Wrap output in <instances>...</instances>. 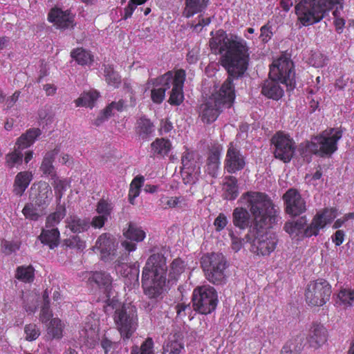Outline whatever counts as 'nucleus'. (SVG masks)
<instances>
[{
    "mask_svg": "<svg viewBox=\"0 0 354 354\" xmlns=\"http://www.w3.org/2000/svg\"><path fill=\"white\" fill-rule=\"evenodd\" d=\"M209 46L213 53L217 50L221 54V64L227 71L231 79L243 75L248 68L249 47L247 42L240 37H227L223 30L216 32L209 40Z\"/></svg>",
    "mask_w": 354,
    "mask_h": 354,
    "instance_id": "obj_1",
    "label": "nucleus"
},
{
    "mask_svg": "<svg viewBox=\"0 0 354 354\" xmlns=\"http://www.w3.org/2000/svg\"><path fill=\"white\" fill-rule=\"evenodd\" d=\"M239 202L244 205L253 216V230L270 228L279 221V208L265 193L247 192Z\"/></svg>",
    "mask_w": 354,
    "mask_h": 354,
    "instance_id": "obj_2",
    "label": "nucleus"
},
{
    "mask_svg": "<svg viewBox=\"0 0 354 354\" xmlns=\"http://www.w3.org/2000/svg\"><path fill=\"white\" fill-rule=\"evenodd\" d=\"M166 258L160 253L151 254L143 268L142 283L144 292L150 298L158 297L167 280Z\"/></svg>",
    "mask_w": 354,
    "mask_h": 354,
    "instance_id": "obj_3",
    "label": "nucleus"
},
{
    "mask_svg": "<svg viewBox=\"0 0 354 354\" xmlns=\"http://www.w3.org/2000/svg\"><path fill=\"white\" fill-rule=\"evenodd\" d=\"M185 71L177 70L174 74L168 71L160 77L151 80L153 88L151 97L154 103L160 104L165 99V91L172 87L169 102L172 105L180 104L184 99L183 88L185 80Z\"/></svg>",
    "mask_w": 354,
    "mask_h": 354,
    "instance_id": "obj_4",
    "label": "nucleus"
},
{
    "mask_svg": "<svg viewBox=\"0 0 354 354\" xmlns=\"http://www.w3.org/2000/svg\"><path fill=\"white\" fill-rule=\"evenodd\" d=\"M233 80L228 77L220 89L201 105L200 117L203 122H213L223 109L230 108L232 105L235 98Z\"/></svg>",
    "mask_w": 354,
    "mask_h": 354,
    "instance_id": "obj_5",
    "label": "nucleus"
},
{
    "mask_svg": "<svg viewBox=\"0 0 354 354\" xmlns=\"http://www.w3.org/2000/svg\"><path fill=\"white\" fill-rule=\"evenodd\" d=\"M295 12L298 21L308 26L319 22L337 4L338 0H298Z\"/></svg>",
    "mask_w": 354,
    "mask_h": 354,
    "instance_id": "obj_6",
    "label": "nucleus"
},
{
    "mask_svg": "<svg viewBox=\"0 0 354 354\" xmlns=\"http://www.w3.org/2000/svg\"><path fill=\"white\" fill-rule=\"evenodd\" d=\"M342 137V131L330 128L323 131L306 144V149L321 157L330 156L337 149V142Z\"/></svg>",
    "mask_w": 354,
    "mask_h": 354,
    "instance_id": "obj_7",
    "label": "nucleus"
},
{
    "mask_svg": "<svg viewBox=\"0 0 354 354\" xmlns=\"http://www.w3.org/2000/svg\"><path fill=\"white\" fill-rule=\"evenodd\" d=\"M113 320L121 338L124 341L129 339L138 327V315L136 307L127 304L116 308L113 315Z\"/></svg>",
    "mask_w": 354,
    "mask_h": 354,
    "instance_id": "obj_8",
    "label": "nucleus"
},
{
    "mask_svg": "<svg viewBox=\"0 0 354 354\" xmlns=\"http://www.w3.org/2000/svg\"><path fill=\"white\" fill-rule=\"evenodd\" d=\"M201 266L207 279L216 285L225 281V270L227 268L226 260L221 253L205 254L201 258Z\"/></svg>",
    "mask_w": 354,
    "mask_h": 354,
    "instance_id": "obj_9",
    "label": "nucleus"
},
{
    "mask_svg": "<svg viewBox=\"0 0 354 354\" xmlns=\"http://www.w3.org/2000/svg\"><path fill=\"white\" fill-rule=\"evenodd\" d=\"M194 309L201 314L207 315L215 310L217 306V293L210 286L196 287L193 292Z\"/></svg>",
    "mask_w": 354,
    "mask_h": 354,
    "instance_id": "obj_10",
    "label": "nucleus"
},
{
    "mask_svg": "<svg viewBox=\"0 0 354 354\" xmlns=\"http://www.w3.org/2000/svg\"><path fill=\"white\" fill-rule=\"evenodd\" d=\"M269 76L280 81L288 89L292 90L295 86L293 62L285 56H281L272 62L270 67Z\"/></svg>",
    "mask_w": 354,
    "mask_h": 354,
    "instance_id": "obj_11",
    "label": "nucleus"
},
{
    "mask_svg": "<svg viewBox=\"0 0 354 354\" xmlns=\"http://www.w3.org/2000/svg\"><path fill=\"white\" fill-rule=\"evenodd\" d=\"M331 292V286L327 281H312L306 290V301L310 306H322L329 301Z\"/></svg>",
    "mask_w": 354,
    "mask_h": 354,
    "instance_id": "obj_12",
    "label": "nucleus"
},
{
    "mask_svg": "<svg viewBox=\"0 0 354 354\" xmlns=\"http://www.w3.org/2000/svg\"><path fill=\"white\" fill-rule=\"evenodd\" d=\"M272 142L274 146V154L284 162H288L293 157L295 146V142L289 136L277 133L272 138Z\"/></svg>",
    "mask_w": 354,
    "mask_h": 354,
    "instance_id": "obj_13",
    "label": "nucleus"
},
{
    "mask_svg": "<svg viewBox=\"0 0 354 354\" xmlns=\"http://www.w3.org/2000/svg\"><path fill=\"white\" fill-rule=\"evenodd\" d=\"M337 215L336 208H325L319 212L314 216L310 224L305 230V236L310 237L317 236L321 229H323L328 223H331Z\"/></svg>",
    "mask_w": 354,
    "mask_h": 354,
    "instance_id": "obj_14",
    "label": "nucleus"
},
{
    "mask_svg": "<svg viewBox=\"0 0 354 354\" xmlns=\"http://www.w3.org/2000/svg\"><path fill=\"white\" fill-rule=\"evenodd\" d=\"M277 235L271 232L258 234L253 241L252 250L257 254L269 255L273 252L277 244Z\"/></svg>",
    "mask_w": 354,
    "mask_h": 354,
    "instance_id": "obj_15",
    "label": "nucleus"
},
{
    "mask_svg": "<svg viewBox=\"0 0 354 354\" xmlns=\"http://www.w3.org/2000/svg\"><path fill=\"white\" fill-rule=\"evenodd\" d=\"M246 164L245 157L233 142H230L224 161V167L230 174L242 170Z\"/></svg>",
    "mask_w": 354,
    "mask_h": 354,
    "instance_id": "obj_16",
    "label": "nucleus"
},
{
    "mask_svg": "<svg viewBox=\"0 0 354 354\" xmlns=\"http://www.w3.org/2000/svg\"><path fill=\"white\" fill-rule=\"evenodd\" d=\"M53 191L46 182L35 183L30 188V197L39 207L45 209L53 199Z\"/></svg>",
    "mask_w": 354,
    "mask_h": 354,
    "instance_id": "obj_17",
    "label": "nucleus"
},
{
    "mask_svg": "<svg viewBox=\"0 0 354 354\" xmlns=\"http://www.w3.org/2000/svg\"><path fill=\"white\" fill-rule=\"evenodd\" d=\"M118 243L115 238L109 234H101L95 242L94 248L100 254L101 259L104 261L113 260L116 253Z\"/></svg>",
    "mask_w": 354,
    "mask_h": 354,
    "instance_id": "obj_18",
    "label": "nucleus"
},
{
    "mask_svg": "<svg viewBox=\"0 0 354 354\" xmlns=\"http://www.w3.org/2000/svg\"><path fill=\"white\" fill-rule=\"evenodd\" d=\"M48 19L57 28L62 30L73 28L75 26V15L68 10L53 8L48 13Z\"/></svg>",
    "mask_w": 354,
    "mask_h": 354,
    "instance_id": "obj_19",
    "label": "nucleus"
},
{
    "mask_svg": "<svg viewBox=\"0 0 354 354\" xmlns=\"http://www.w3.org/2000/svg\"><path fill=\"white\" fill-rule=\"evenodd\" d=\"M88 280L91 282L95 283L100 288L104 289L105 295L102 299L107 305H112L115 301L113 299L111 301V296L112 295V277L111 275L106 272H95L91 274Z\"/></svg>",
    "mask_w": 354,
    "mask_h": 354,
    "instance_id": "obj_20",
    "label": "nucleus"
},
{
    "mask_svg": "<svg viewBox=\"0 0 354 354\" xmlns=\"http://www.w3.org/2000/svg\"><path fill=\"white\" fill-rule=\"evenodd\" d=\"M286 203V211L292 216H297L306 210V203L298 192L295 189H289L283 195Z\"/></svg>",
    "mask_w": 354,
    "mask_h": 354,
    "instance_id": "obj_21",
    "label": "nucleus"
},
{
    "mask_svg": "<svg viewBox=\"0 0 354 354\" xmlns=\"http://www.w3.org/2000/svg\"><path fill=\"white\" fill-rule=\"evenodd\" d=\"M284 86L286 85L281 84L276 78L269 77L261 85V93L268 98L278 100L283 95Z\"/></svg>",
    "mask_w": 354,
    "mask_h": 354,
    "instance_id": "obj_22",
    "label": "nucleus"
},
{
    "mask_svg": "<svg viewBox=\"0 0 354 354\" xmlns=\"http://www.w3.org/2000/svg\"><path fill=\"white\" fill-rule=\"evenodd\" d=\"M194 153L193 152L186 151L182 156V164L183 167V173L189 176V179L187 180V183H195L198 179L201 172L200 165L194 163Z\"/></svg>",
    "mask_w": 354,
    "mask_h": 354,
    "instance_id": "obj_23",
    "label": "nucleus"
},
{
    "mask_svg": "<svg viewBox=\"0 0 354 354\" xmlns=\"http://www.w3.org/2000/svg\"><path fill=\"white\" fill-rule=\"evenodd\" d=\"M327 337V330L324 326L314 324L310 330L308 342L310 347L317 349L326 342Z\"/></svg>",
    "mask_w": 354,
    "mask_h": 354,
    "instance_id": "obj_24",
    "label": "nucleus"
},
{
    "mask_svg": "<svg viewBox=\"0 0 354 354\" xmlns=\"http://www.w3.org/2000/svg\"><path fill=\"white\" fill-rule=\"evenodd\" d=\"M183 2L182 15L190 18L194 15L203 12L209 4V0H181Z\"/></svg>",
    "mask_w": 354,
    "mask_h": 354,
    "instance_id": "obj_25",
    "label": "nucleus"
},
{
    "mask_svg": "<svg viewBox=\"0 0 354 354\" xmlns=\"http://www.w3.org/2000/svg\"><path fill=\"white\" fill-rule=\"evenodd\" d=\"M66 226L73 233H82L89 229L91 223L88 218L69 215L66 219Z\"/></svg>",
    "mask_w": 354,
    "mask_h": 354,
    "instance_id": "obj_26",
    "label": "nucleus"
},
{
    "mask_svg": "<svg viewBox=\"0 0 354 354\" xmlns=\"http://www.w3.org/2000/svg\"><path fill=\"white\" fill-rule=\"evenodd\" d=\"M38 238L43 244L48 245L50 249H54L59 243V232L57 227H45Z\"/></svg>",
    "mask_w": 354,
    "mask_h": 354,
    "instance_id": "obj_27",
    "label": "nucleus"
},
{
    "mask_svg": "<svg viewBox=\"0 0 354 354\" xmlns=\"http://www.w3.org/2000/svg\"><path fill=\"white\" fill-rule=\"evenodd\" d=\"M97 330L95 327L88 322H86L80 331V341L86 346L93 347L97 340Z\"/></svg>",
    "mask_w": 354,
    "mask_h": 354,
    "instance_id": "obj_28",
    "label": "nucleus"
},
{
    "mask_svg": "<svg viewBox=\"0 0 354 354\" xmlns=\"http://www.w3.org/2000/svg\"><path fill=\"white\" fill-rule=\"evenodd\" d=\"M232 222L234 226L240 230H245L250 225V216L249 212L244 207H236L232 212Z\"/></svg>",
    "mask_w": 354,
    "mask_h": 354,
    "instance_id": "obj_29",
    "label": "nucleus"
},
{
    "mask_svg": "<svg viewBox=\"0 0 354 354\" xmlns=\"http://www.w3.org/2000/svg\"><path fill=\"white\" fill-rule=\"evenodd\" d=\"M223 197L226 200H234L239 195L237 180L234 176L225 177L223 183Z\"/></svg>",
    "mask_w": 354,
    "mask_h": 354,
    "instance_id": "obj_30",
    "label": "nucleus"
},
{
    "mask_svg": "<svg viewBox=\"0 0 354 354\" xmlns=\"http://www.w3.org/2000/svg\"><path fill=\"white\" fill-rule=\"evenodd\" d=\"M64 324L62 320L57 317L53 318L46 324V337L48 339H59L63 337V330Z\"/></svg>",
    "mask_w": 354,
    "mask_h": 354,
    "instance_id": "obj_31",
    "label": "nucleus"
},
{
    "mask_svg": "<svg viewBox=\"0 0 354 354\" xmlns=\"http://www.w3.org/2000/svg\"><path fill=\"white\" fill-rule=\"evenodd\" d=\"M32 180V174L28 171H21L15 177L14 182V192L21 196Z\"/></svg>",
    "mask_w": 354,
    "mask_h": 354,
    "instance_id": "obj_32",
    "label": "nucleus"
},
{
    "mask_svg": "<svg viewBox=\"0 0 354 354\" xmlns=\"http://www.w3.org/2000/svg\"><path fill=\"white\" fill-rule=\"evenodd\" d=\"M41 134L39 129H30L22 134L17 140L16 147L19 149H24L32 145L37 138Z\"/></svg>",
    "mask_w": 354,
    "mask_h": 354,
    "instance_id": "obj_33",
    "label": "nucleus"
},
{
    "mask_svg": "<svg viewBox=\"0 0 354 354\" xmlns=\"http://www.w3.org/2000/svg\"><path fill=\"white\" fill-rule=\"evenodd\" d=\"M306 224V219L301 217L297 221L286 222L284 225V230L292 236H297L304 233L305 234L304 228Z\"/></svg>",
    "mask_w": 354,
    "mask_h": 354,
    "instance_id": "obj_34",
    "label": "nucleus"
},
{
    "mask_svg": "<svg viewBox=\"0 0 354 354\" xmlns=\"http://www.w3.org/2000/svg\"><path fill=\"white\" fill-rule=\"evenodd\" d=\"M304 345L303 336H297L286 342L281 349V354H300Z\"/></svg>",
    "mask_w": 354,
    "mask_h": 354,
    "instance_id": "obj_35",
    "label": "nucleus"
},
{
    "mask_svg": "<svg viewBox=\"0 0 354 354\" xmlns=\"http://www.w3.org/2000/svg\"><path fill=\"white\" fill-rule=\"evenodd\" d=\"M221 152L218 149L210 151L207 160V171L212 177H216L220 167Z\"/></svg>",
    "mask_w": 354,
    "mask_h": 354,
    "instance_id": "obj_36",
    "label": "nucleus"
},
{
    "mask_svg": "<svg viewBox=\"0 0 354 354\" xmlns=\"http://www.w3.org/2000/svg\"><path fill=\"white\" fill-rule=\"evenodd\" d=\"M66 214V209L65 205L57 203L55 212L49 214L46 218V227H55V226L64 218Z\"/></svg>",
    "mask_w": 354,
    "mask_h": 354,
    "instance_id": "obj_37",
    "label": "nucleus"
},
{
    "mask_svg": "<svg viewBox=\"0 0 354 354\" xmlns=\"http://www.w3.org/2000/svg\"><path fill=\"white\" fill-rule=\"evenodd\" d=\"M59 150L57 148L47 152L42 160L40 169L46 175H53L54 173L53 160L58 154Z\"/></svg>",
    "mask_w": 354,
    "mask_h": 354,
    "instance_id": "obj_38",
    "label": "nucleus"
},
{
    "mask_svg": "<svg viewBox=\"0 0 354 354\" xmlns=\"http://www.w3.org/2000/svg\"><path fill=\"white\" fill-rule=\"evenodd\" d=\"M136 131L141 138L145 139L153 132V125L149 119L141 118L137 121Z\"/></svg>",
    "mask_w": 354,
    "mask_h": 354,
    "instance_id": "obj_39",
    "label": "nucleus"
},
{
    "mask_svg": "<svg viewBox=\"0 0 354 354\" xmlns=\"http://www.w3.org/2000/svg\"><path fill=\"white\" fill-rule=\"evenodd\" d=\"M98 97L99 93L96 91L84 92L75 101V103L76 106H87L92 108Z\"/></svg>",
    "mask_w": 354,
    "mask_h": 354,
    "instance_id": "obj_40",
    "label": "nucleus"
},
{
    "mask_svg": "<svg viewBox=\"0 0 354 354\" xmlns=\"http://www.w3.org/2000/svg\"><path fill=\"white\" fill-rule=\"evenodd\" d=\"M144 182L145 178L142 176H137L131 181L129 191V201L131 205L135 204V199L139 196Z\"/></svg>",
    "mask_w": 354,
    "mask_h": 354,
    "instance_id": "obj_41",
    "label": "nucleus"
},
{
    "mask_svg": "<svg viewBox=\"0 0 354 354\" xmlns=\"http://www.w3.org/2000/svg\"><path fill=\"white\" fill-rule=\"evenodd\" d=\"M71 57L80 65H89L93 59L89 51L82 48L74 49L71 53Z\"/></svg>",
    "mask_w": 354,
    "mask_h": 354,
    "instance_id": "obj_42",
    "label": "nucleus"
},
{
    "mask_svg": "<svg viewBox=\"0 0 354 354\" xmlns=\"http://www.w3.org/2000/svg\"><path fill=\"white\" fill-rule=\"evenodd\" d=\"M104 76L109 86L113 88H118L121 83V77L119 74L114 71L111 65L104 66Z\"/></svg>",
    "mask_w": 354,
    "mask_h": 354,
    "instance_id": "obj_43",
    "label": "nucleus"
},
{
    "mask_svg": "<svg viewBox=\"0 0 354 354\" xmlns=\"http://www.w3.org/2000/svg\"><path fill=\"white\" fill-rule=\"evenodd\" d=\"M337 303L346 308L354 306V290L342 288L337 294Z\"/></svg>",
    "mask_w": 354,
    "mask_h": 354,
    "instance_id": "obj_44",
    "label": "nucleus"
},
{
    "mask_svg": "<svg viewBox=\"0 0 354 354\" xmlns=\"http://www.w3.org/2000/svg\"><path fill=\"white\" fill-rule=\"evenodd\" d=\"M43 209L41 207H37L35 203H28L25 205L22 209V213L26 218L37 221L43 215Z\"/></svg>",
    "mask_w": 354,
    "mask_h": 354,
    "instance_id": "obj_45",
    "label": "nucleus"
},
{
    "mask_svg": "<svg viewBox=\"0 0 354 354\" xmlns=\"http://www.w3.org/2000/svg\"><path fill=\"white\" fill-rule=\"evenodd\" d=\"M115 268L117 272L124 277H127L130 274L135 282L138 281L139 272L137 269L130 268L126 263L122 262L120 260L115 261Z\"/></svg>",
    "mask_w": 354,
    "mask_h": 354,
    "instance_id": "obj_46",
    "label": "nucleus"
},
{
    "mask_svg": "<svg viewBox=\"0 0 354 354\" xmlns=\"http://www.w3.org/2000/svg\"><path fill=\"white\" fill-rule=\"evenodd\" d=\"M171 146L169 140L164 138H157L151 145L153 153L161 156L167 155L171 149Z\"/></svg>",
    "mask_w": 354,
    "mask_h": 354,
    "instance_id": "obj_47",
    "label": "nucleus"
},
{
    "mask_svg": "<svg viewBox=\"0 0 354 354\" xmlns=\"http://www.w3.org/2000/svg\"><path fill=\"white\" fill-rule=\"evenodd\" d=\"M124 235L127 239L137 242L142 241L145 238V232L131 223L129 224L128 230L124 232Z\"/></svg>",
    "mask_w": 354,
    "mask_h": 354,
    "instance_id": "obj_48",
    "label": "nucleus"
},
{
    "mask_svg": "<svg viewBox=\"0 0 354 354\" xmlns=\"http://www.w3.org/2000/svg\"><path fill=\"white\" fill-rule=\"evenodd\" d=\"M21 149H19L15 147V150L6 155V166L9 169L21 165L23 161V154L21 152Z\"/></svg>",
    "mask_w": 354,
    "mask_h": 354,
    "instance_id": "obj_49",
    "label": "nucleus"
},
{
    "mask_svg": "<svg viewBox=\"0 0 354 354\" xmlns=\"http://www.w3.org/2000/svg\"><path fill=\"white\" fill-rule=\"evenodd\" d=\"M15 277L26 283L32 282L34 279V268L31 266H21L17 268Z\"/></svg>",
    "mask_w": 354,
    "mask_h": 354,
    "instance_id": "obj_50",
    "label": "nucleus"
},
{
    "mask_svg": "<svg viewBox=\"0 0 354 354\" xmlns=\"http://www.w3.org/2000/svg\"><path fill=\"white\" fill-rule=\"evenodd\" d=\"M185 267L186 264L182 259H175L170 265L169 277L173 280L178 279L179 276L185 271Z\"/></svg>",
    "mask_w": 354,
    "mask_h": 354,
    "instance_id": "obj_51",
    "label": "nucleus"
},
{
    "mask_svg": "<svg viewBox=\"0 0 354 354\" xmlns=\"http://www.w3.org/2000/svg\"><path fill=\"white\" fill-rule=\"evenodd\" d=\"M153 348V339L151 337H148L141 344L140 348L138 346H133L131 348V354H154Z\"/></svg>",
    "mask_w": 354,
    "mask_h": 354,
    "instance_id": "obj_52",
    "label": "nucleus"
},
{
    "mask_svg": "<svg viewBox=\"0 0 354 354\" xmlns=\"http://www.w3.org/2000/svg\"><path fill=\"white\" fill-rule=\"evenodd\" d=\"M125 106L124 101L122 100L118 102H112L103 111V116L108 118L114 114L115 111L121 112Z\"/></svg>",
    "mask_w": 354,
    "mask_h": 354,
    "instance_id": "obj_53",
    "label": "nucleus"
},
{
    "mask_svg": "<svg viewBox=\"0 0 354 354\" xmlns=\"http://www.w3.org/2000/svg\"><path fill=\"white\" fill-rule=\"evenodd\" d=\"M335 10L333 11V15L335 17L334 25L336 30L341 32L345 25V20L341 17L340 11L343 10V5L339 1L335 6Z\"/></svg>",
    "mask_w": 354,
    "mask_h": 354,
    "instance_id": "obj_54",
    "label": "nucleus"
},
{
    "mask_svg": "<svg viewBox=\"0 0 354 354\" xmlns=\"http://www.w3.org/2000/svg\"><path fill=\"white\" fill-rule=\"evenodd\" d=\"M25 339L32 342L37 339L41 334L39 328L35 324H26L24 327Z\"/></svg>",
    "mask_w": 354,
    "mask_h": 354,
    "instance_id": "obj_55",
    "label": "nucleus"
},
{
    "mask_svg": "<svg viewBox=\"0 0 354 354\" xmlns=\"http://www.w3.org/2000/svg\"><path fill=\"white\" fill-rule=\"evenodd\" d=\"M67 185L68 183L66 180H62L57 178L54 179L53 185L55 189L57 203H60V200L66 189Z\"/></svg>",
    "mask_w": 354,
    "mask_h": 354,
    "instance_id": "obj_56",
    "label": "nucleus"
},
{
    "mask_svg": "<svg viewBox=\"0 0 354 354\" xmlns=\"http://www.w3.org/2000/svg\"><path fill=\"white\" fill-rule=\"evenodd\" d=\"M113 209L112 205L104 200H100L97 203L96 211L100 215L108 217Z\"/></svg>",
    "mask_w": 354,
    "mask_h": 354,
    "instance_id": "obj_57",
    "label": "nucleus"
},
{
    "mask_svg": "<svg viewBox=\"0 0 354 354\" xmlns=\"http://www.w3.org/2000/svg\"><path fill=\"white\" fill-rule=\"evenodd\" d=\"M184 349V344L178 341H172L167 344L165 348V351L169 354H180Z\"/></svg>",
    "mask_w": 354,
    "mask_h": 354,
    "instance_id": "obj_58",
    "label": "nucleus"
},
{
    "mask_svg": "<svg viewBox=\"0 0 354 354\" xmlns=\"http://www.w3.org/2000/svg\"><path fill=\"white\" fill-rule=\"evenodd\" d=\"M53 317V313L50 309V304L47 303L43 304L41 311L39 313V320L43 324H47V322L51 319Z\"/></svg>",
    "mask_w": 354,
    "mask_h": 354,
    "instance_id": "obj_59",
    "label": "nucleus"
},
{
    "mask_svg": "<svg viewBox=\"0 0 354 354\" xmlns=\"http://www.w3.org/2000/svg\"><path fill=\"white\" fill-rule=\"evenodd\" d=\"M66 244L68 246L77 250H82L86 247L85 241L82 240L77 236H73L67 240Z\"/></svg>",
    "mask_w": 354,
    "mask_h": 354,
    "instance_id": "obj_60",
    "label": "nucleus"
},
{
    "mask_svg": "<svg viewBox=\"0 0 354 354\" xmlns=\"http://www.w3.org/2000/svg\"><path fill=\"white\" fill-rule=\"evenodd\" d=\"M2 251L6 254H10L19 250V245L17 243H12L8 241H3L1 243Z\"/></svg>",
    "mask_w": 354,
    "mask_h": 354,
    "instance_id": "obj_61",
    "label": "nucleus"
},
{
    "mask_svg": "<svg viewBox=\"0 0 354 354\" xmlns=\"http://www.w3.org/2000/svg\"><path fill=\"white\" fill-rule=\"evenodd\" d=\"M228 223L227 218L224 214H219L218 216L215 218L214 225L217 232L223 230Z\"/></svg>",
    "mask_w": 354,
    "mask_h": 354,
    "instance_id": "obj_62",
    "label": "nucleus"
},
{
    "mask_svg": "<svg viewBox=\"0 0 354 354\" xmlns=\"http://www.w3.org/2000/svg\"><path fill=\"white\" fill-rule=\"evenodd\" d=\"M272 27L268 24L261 28V35L259 37L263 42H268L272 37Z\"/></svg>",
    "mask_w": 354,
    "mask_h": 354,
    "instance_id": "obj_63",
    "label": "nucleus"
},
{
    "mask_svg": "<svg viewBox=\"0 0 354 354\" xmlns=\"http://www.w3.org/2000/svg\"><path fill=\"white\" fill-rule=\"evenodd\" d=\"M108 217L105 216L99 215L94 216L91 223V225H92L95 228H101L104 226L105 221L107 220Z\"/></svg>",
    "mask_w": 354,
    "mask_h": 354,
    "instance_id": "obj_64",
    "label": "nucleus"
}]
</instances>
